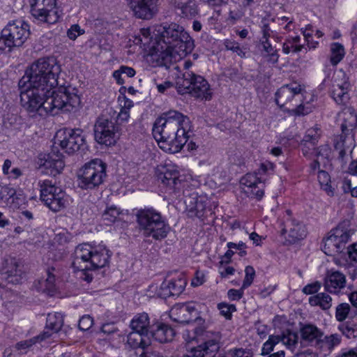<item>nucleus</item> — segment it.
I'll use <instances>...</instances> for the list:
<instances>
[{"label": "nucleus", "instance_id": "nucleus-1", "mask_svg": "<svg viewBox=\"0 0 357 357\" xmlns=\"http://www.w3.org/2000/svg\"><path fill=\"white\" fill-rule=\"evenodd\" d=\"M22 106L31 115H55L59 110L72 111L81 103L75 89L61 86L56 90L29 85L20 94Z\"/></svg>", "mask_w": 357, "mask_h": 357}, {"label": "nucleus", "instance_id": "nucleus-2", "mask_svg": "<svg viewBox=\"0 0 357 357\" xmlns=\"http://www.w3.org/2000/svg\"><path fill=\"white\" fill-rule=\"evenodd\" d=\"M153 33L161 38L157 45L153 46L160 66L167 68L194 50L193 39L182 26L176 23L156 26Z\"/></svg>", "mask_w": 357, "mask_h": 357}, {"label": "nucleus", "instance_id": "nucleus-3", "mask_svg": "<svg viewBox=\"0 0 357 357\" xmlns=\"http://www.w3.org/2000/svg\"><path fill=\"white\" fill-rule=\"evenodd\" d=\"M192 130L187 116L175 110L158 118L153 127V135L159 147L165 152L178 153L185 144Z\"/></svg>", "mask_w": 357, "mask_h": 357}, {"label": "nucleus", "instance_id": "nucleus-4", "mask_svg": "<svg viewBox=\"0 0 357 357\" xmlns=\"http://www.w3.org/2000/svg\"><path fill=\"white\" fill-rule=\"evenodd\" d=\"M112 252L102 243H82L75 250L72 263L75 270L81 271L80 278L90 282L93 276L88 270H97L107 266Z\"/></svg>", "mask_w": 357, "mask_h": 357}, {"label": "nucleus", "instance_id": "nucleus-5", "mask_svg": "<svg viewBox=\"0 0 357 357\" xmlns=\"http://www.w3.org/2000/svg\"><path fill=\"white\" fill-rule=\"evenodd\" d=\"M60 68L53 59L41 58L31 64L26 71L29 85L55 90Z\"/></svg>", "mask_w": 357, "mask_h": 357}, {"label": "nucleus", "instance_id": "nucleus-6", "mask_svg": "<svg viewBox=\"0 0 357 357\" xmlns=\"http://www.w3.org/2000/svg\"><path fill=\"white\" fill-rule=\"evenodd\" d=\"M139 230L146 237L162 240L167 237L170 227L161 213L153 208L140 209L136 214Z\"/></svg>", "mask_w": 357, "mask_h": 357}, {"label": "nucleus", "instance_id": "nucleus-7", "mask_svg": "<svg viewBox=\"0 0 357 357\" xmlns=\"http://www.w3.org/2000/svg\"><path fill=\"white\" fill-rule=\"evenodd\" d=\"M177 91L181 94L189 93L202 100H210L212 91L206 79L192 71H186L176 82Z\"/></svg>", "mask_w": 357, "mask_h": 357}, {"label": "nucleus", "instance_id": "nucleus-8", "mask_svg": "<svg viewBox=\"0 0 357 357\" xmlns=\"http://www.w3.org/2000/svg\"><path fill=\"white\" fill-rule=\"evenodd\" d=\"M107 165L100 159H93L86 163L79 171L78 185L84 190H93L103 183Z\"/></svg>", "mask_w": 357, "mask_h": 357}, {"label": "nucleus", "instance_id": "nucleus-9", "mask_svg": "<svg viewBox=\"0 0 357 357\" xmlns=\"http://www.w3.org/2000/svg\"><path fill=\"white\" fill-rule=\"evenodd\" d=\"M30 35L29 25L22 20L10 21L2 29L0 49L22 46Z\"/></svg>", "mask_w": 357, "mask_h": 357}, {"label": "nucleus", "instance_id": "nucleus-10", "mask_svg": "<svg viewBox=\"0 0 357 357\" xmlns=\"http://www.w3.org/2000/svg\"><path fill=\"white\" fill-rule=\"evenodd\" d=\"M343 121L340 128L342 133L334 138L333 146L335 151H338V159L343 160L346 155V149L355 146L354 129L356 123V116L352 113H342Z\"/></svg>", "mask_w": 357, "mask_h": 357}, {"label": "nucleus", "instance_id": "nucleus-11", "mask_svg": "<svg viewBox=\"0 0 357 357\" xmlns=\"http://www.w3.org/2000/svg\"><path fill=\"white\" fill-rule=\"evenodd\" d=\"M40 199L52 211L57 212L64 208L69 202V197L51 180L38 181Z\"/></svg>", "mask_w": 357, "mask_h": 357}, {"label": "nucleus", "instance_id": "nucleus-12", "mask_svg": "<svg viewBox=\"0 0 357 357\" xmlns=\"http://www.w3.org/2000/svg\"><path fill=\"white\" fill-rule=\"evenodd\" d=\"M55 144L68 154L74 153L86 147L83 131L79 129L59 130L56 135Z\"/></svg>", "mask_w": 357, "mask_h": 357}, {"label": "nucleus", "instance_id": "nucleus-13", "mask_svg": "<svg viewBox=\"0 0 357 357\" xmlns=\"http://www.w3.org/2000/svg\"><path fill=\"white\" fill-rule=\"evenodd\" d=\"M32 16L41 22L54 24L59 18L56 0H29Z\"/></svg>", "mask_w": 357, "mask_h": 357}, {"label": "nucleus", "instance_id": "nucleus-14", "mask_svg": "<svg viewBox=\"0 0 357 357\" xmlns=\"http://www.w3.org/2000/svg\"><path fill=\"white\" fill-rule=\"evenodd\" d=\"M351 233L349 230L336 228L331 230L330 235L325 238L323 250L327 255L343 253L346 244L349 242Z\"/></svg>", "mask_w": 357, "mask_h": 357}, {"label": "nucleus", "instance_id": "nucleus-15", "mask_svg": "<svg viewBox=\"0 0 357 357\" xmlns=\"http://www.w3.org/2000/svg\"><path fill=\"white\" fill-rule=\"evenodd\" d=\"M94 135L98 144L111 146L118 139V129L112 121L99 117L94 126Z\"/></svg>", "mask_w": 357, "mask_h": 357}, {"label": "nucleus", "instance_id": "nucleus-16", "mask_svg": "<svg viewBox=\"0 0 357 357\" xmlns=\"http://www.w3.org/2000/svg\"><path fill=\"white\" fill-rule=\"evenodd\" d=\"M352 85L349 77L343 71L337 73L333 84L331 96L338 105H345L350 99Z\"/></svg>", "mask_w": 357, "mask_h": 357}, {"label": "nucleus", "instance_id": "nucleus-17", "mask_svg": "<svg viewBox=\"0 0 357 357\" xmlns=\"http://www.w3.org/2000/svg\"><path fill=\"white\" fill-rule=\"evenodd\" d=\"M204 336L208 339L203 344L188 350L183 357H210L215 354L219 349V334L206 331Z\"/></svg>", "mask_w": 357, "mask_h": 357}, {"label": "nucleus", "instance_id": "nucleus-18", "mask_svg": "<svg viewBox=\"0 0 357 357\" xmlns=\"http://www.w3.org/2000/svg\"><path fill=\"white\" fill-rule=\"evenodd\" d=\"M197 311L191 304H176L170 310V318L176 322L188 324L195 321L198 325H202L205 321L197 316Z\"/></svg>", "mask_w": 357, "mask_h": 357}, {"label": "nucleus", "instance_id": "nucleus-19", "mask_svg": "<svg viewBox=\"0 0 357 357\" xmlns=\"http://www.w3.org/2000/svg\"><path fill=\"white\" fill-rule=\"evenodd\" d=\"M298 335L296 333L287 331L280 335H270L268 340L263 344L261 354L267 355L271 353L275 345L282 343L287 348L294 351L298 344Z\"/></svg>", "mask_w": 357, "mask_h": 357}, {"label": "nucleus", "instance_id": "nucleus-20", "mask_svg": "<svg viewBox=\"0 0 357 357\" xmlns=\"http://www.w3.org/2000/svg\"><path fill=\"white\" fill-rule=\"evenodd\" d=\"M304 86L296 83H291L281 86L275 93V101L280 107H284L303 93Z\"/></svg>", "mask_w": 357, "mask_h": 357}, {"label": "nucleus", "instance_id": "nucleus-21", "mask_svg": "<svg viewBox=\"0 0 357 357\" xmlns=\"http://www.w3.org/2000/svg\"><path fill=\"white\" fill-rule=\"evenodd\" d=\"M266 180V178L259 177L255 173H248L241 178V184L248 196L260 199L264 196V190L259 185L262 186Z\"/></svg>", "mask_w": 357, "mask_h": 357}, {"label": "nucleus", "instance_id": "nucleus-22", "mask_svg": "<svg viewBox=\"0 0 357 357\" xmlns=\"http://www.w3.org/2000/svg\"><path fill=\"white\" fill-rule=\"evenodd\" d=\"M180 173L172 164L161 166L158 169V178L162 183L172 189L178 188L181 184Z\"/></svg>", "mask_w": 357, "mask_h": 357}, {"label": "nucleus", "instance_id": "nucleus-23", "mask_svg": "<svg viewBox=\"0 0 357 357\" xmlns=\"http://www.w3.org/2000/svg\"><path fill=\"white\" fill-rule=\"evenodd\" d=\"M184 202L190 217L202 218L204 216L208 204V199L205 197L192 193L185 197Z\"/></svg>", "mask_w": 357, "mask_h": 357}, {"label": "nucleus", "instance_id": "nucleus-24", "mask_svg": "<svg viewBox=\"0 0 357 357\" xmlns=\"http://www.w3.org/2000/svg\"><path fill=\"white\" fill-rule=\"evenodd\" d=\"M346 283L344 273L338 271H330L326 273L323 285L327 292L337 294L346 287Z\"/></svg>", "mask_w": 357, "mask_h": 357}, {"label": "nucleus", "instance_id": "nucleus-25", "mask_svg": "<svg viewBox=\"0 0 357 357\" xmlns=\"http://www.w3.org/2000/svg\"><path fill=\"white\" fill-rule=\"evenodd\" d=\"M134 15L141 19H150L153 15V0H126Z\"/></svg>", "mask_w": 357, "mask_h": 357}, {"label": "nucleus", "instance_id": "nucleus-26", "mask_svg": "<svg viewBox=\"0 0 357 357\" xmlns=\"http://www.w3.org/2000/svg\"><path fill=\"white\" fill-rule=\"evenodd\" d=\"M149 334L152 338L160 343L171 341L174 336V331L169 325L156 322L150 327Z\"/></svg>", "mask_w": 357, "mask_h": 357}, {"label": "nucleus", "instance_id": "nucleus-27", "mask_svg": "<svg viewBox=\"0 0 357 357\" xmlns=\"http://www.w3.org/2000/svg\"><path fill=\"white\" fill-rule=\"evenodd\" d=\"M283 231L287 234V241L292 244L303 239L306 236L305 226L301 222L294 219L287 222L286 229H284Z\"/></svg>", "mask_w": 357, "mask_h": 357}, {"label": "nucleus", "instance_id": "nucleus-28", "mask_svg": "<svg viewBox=\"0 0 357 357\" xmlns=\"http://www.w3.org/2000/svg\"><path fill=\"white\" fill-rule=\"evenodd\" d=\"M301 335L303 342L317 348L323 332L314 325L307 324L301 328Z\"/></svg>", "mask_w": 357, "mask_h": 357}, {"label": "nucleus", "instance_id": "nucleus-29", "mask_svg": "<svg viewBox=\"0 0 357 357\" xmlns=\"http://www.w3.org/2000/svg\"><path fill=\"white\" fill-rule=\"evenodd\" d=\"M151 326L149 315L145 312L137 314L130 322L132 330L139 334L140 342H142L140 336L142 335H148Z\"/></svg>", "mask_w": 357, "mask_h": 357}, {"label": "nucleus", "instance_id": "nucleus-30", "mask_svg": "<svg viewBox=\"0 0 357 357\" xmlns=\"http://www.w3.org/2000/svg\"><path fill=\"white\" fill-rule=\"evenodd\" d=\"M43 166L45 169H49L50 174L56 176L61 172L65 164L61 155H58L52 152L47 155Z\"/></svg>", "mask_w": 357, "mask_h": 357}, {"label": "nucleus", "instance_id": "nucleus-31", "mask_svg": "<svg viewBox=\"0 0 357 357\" xmlns=\"http://www.w3.org/2000/svg\"><path fill=\"white\" fill-rule=\"evenodd\" d=\"M309 304L312 307H319L324 311L328 310L333 305V298L327 292L317 293L308 298Z\"/></svg>", "mask_w": 357, "mask_h": 357}, {"label": "nucleus", "instance_id": "nucleus-32", "mask_svg": "<svg viewBox=\"0 0 357 357\" xmlns=\"http://www.w3.org/2000/svg\"><path fill=\"white\" fill-rule=\"evenodd\" d=\"M349 172L352 178L344 179L343 188L344 192L349 191L352 197H357V160L349 164Z\"/></svg>", "mask_w": 357, "mask_h": 357}, {"label": "nucleus", "instance_id": "nucleus-33", "mask_svg": "<svg viewBox=\"0 0 357 357\" xmlns=\"http://www.w3.org/2000/svg\"><path fill=\"white\" fill-rule=\"evenodd\" d=\"M341 341V336L336 333L327 336L323 335L317 349L325 353H330L335 347L340 344Z\"/></svg>", "mask_w": 357, "mask_h": 357}, {"label": "nucleus", "instance_id": "nucleus-34", "mask_svg": "<svg viewBox=\"0 0 357 357\" xmlns=\"http://www.w3.org/2000/svg\"><path fill=\"white\" fill-rule=\"evenodd\" d=\"M63 324V316L59 312L49 313L46 321V327L44 331H49L52 334L57 333Z\"/></svg>", "mask_w": 357, "mask_h": 357}, {"label": "nucleus", "instance_id": "nucleus-35", "mask_svg": "<svg viewBox=\"0 0 357 357\" xmlns=\"http://www.w3.org/2000/svg\"><path fill=\"white\" fill-rule=\"evenodd\" d=\"M174 5L186 17H192L197 13V7L194 0H175Z\"/></svg>", "mask_w": 357, "mask_h": 357}, {"label": "nucleus", "instance_id": "nucleus-36", "mask_svg": "<svg viewBox=\"0 0 357 357\" xmlns=\"http://www.w3.org/2000/svg\"><path fill=\"white\" fill-rule=\"evenodd\" d=\"M51 337V333L49 331H43L41 334L38 336H36L29 340H26L23 341H20L16 344V348L17 350L20 351L22 353H26L27 349L30 348L31 346L35 344L36 342H40L43 341Z\"/></svg>", "mask_w": 357, "mask_h": 357}, {"label": "nucleus", "instance_id": "nucleus-37", "mask_svg": "<svg viewBox=\"0 0 357 357\" xmlns=\"http://www.w3.org/2000/svg\"><path fill=\"white\" fill-rule=\"evenodd\" d=\"M46 278L40 281L43 291L52 292L56 289V274L54 267H50L46 271Z\"/></svg>", "mask_w": 357, "mask_h": 357}, {"label": "nucleus", "instance_id": "nucleus-38", "mask_svg": "<svg viewBox=\"0 0 357 357\" xmlns=\"http://www.w3.org/2000/svg\"><path fill=\"white\" fill-rule=\"evenodd\" d=\"M151 31L150 28H143L140 29L137 35L133 36L132 42L135 45H139L146 48L151 42Z\"/></svg>", "mask_w": 357, "mask_h": 357}, {"label": "nucleus", "instance_id": "nucleus-39", "mask_svg": "<svg viewBox=\"0 0 357 357\" xmlns=\"http://www.w3.org/2000/svg\"><path fill=\"white\" fill-rule=\"evenodd\" d=\"M3 274L6 275V279L10 282H17V278L20 275V270L18 269V264L15 259H10L8 266L2 269Z\"/></svg>", "mask_w": 357, "mask_h": 357}, {"label": "nucleus", "instance_id": "nucleus-40", "mask_svg": "<svg viewBox=\"0 0 357 357\" xmlns=\"http://www.w3.org/2000/svg\"><path fill=\"white\" fill-rule=\"evenodd\" d=\"M261 43L264 52V56L267 58V61L271 63H278L279 59L278 50L271 45L269 40H261Z\"/></svg>", "mask_w": 357, "mask_h": 357}, {"label": "nucleus", "instance_id": "nucleus-41", "mask_svg": "<svg viewBox=\"0 0 357 357\" xmlns=\"http://www.w3.org/2000/svg\"><path fill=\"white\" fill-rule=\"evenodd\" d=\"M345 52L342 45L333 43L331 45V63L336 66L343 59Z\"/></svg>", "mask_w": 357, "mask_h": 357}, {"label": "nucleus", "instance_id": "nucleus-42", "mask_svg": "<svg viewBox=\"0 0 357 357\" xmlns=\"http://www.w3.org/2000/svg\"><path fill=\"white\" fill-rule=\"evenodd\" d=\"M317 178L321 188L328 194V195L333 196L334 195V188H332L331 185L329 174L326 171H319Z\"/></svg>", "mask_w": 357, "mask_h": 357}, {"label": "nucleus", "instance_id": "nucleus-43", "mask_svg": "<svg viewBox=\"0 0 357 357\" xmlns=\"http://www.w3.org/2000/svg\"><path fill=\"white\" fill-rule=\"evenodd\" d=\"M321 134L322 131L321 128L316 125L314 127L307 130L302 141L308 142L312 146H314L320 139Z\"/></svg>", "mask_w": 357, "mask_h": 357}, {"label": "nucleus", "instance_id": "nucleus-44", "mask_svg": "<svg viewBox=\"0 0 357 357\" xmlns=\"http://www.w3.org/2000/svg\"><path fill=\"white\" fill-rule=\"evenodd\" d=\"M167 282L168 284H170L169 287L173 296L180 295L184 290L187 284L186 280L183 277H178Z\"/></svg>", "mask_w": 357, "mask_h": 357}, {"label": "nucleus", "instance_id": "nucleus-45", "mask_svg": "<svg viewBox=\"0 0 357 357\" xmlns=\"http://www.w3.org/2000/svg\"><path fill=\"white\" fill-rule=\"evenodd\" d=\"M15 195V190L8 186L0 185V206L6 207L12 195Z\"/></svg>", "mask_w": 357, "mask_h": 357}, {"label": "nucleus", "instance_id": "nucleus-46", "mask_svg": "<svg viewBox=\"0 0 357 357\" xmlns=\"http://www.w3.org/2000/svg\"><path fill=\"white\" fill-rule=\"evenodd\" d=\"M121 212L119 208L114 206L107 207L102 213V218L109 223L114 222Z\"/></svg>", "mask_w": 357, "mask_h": 357}, {"label": "nucleus", "instance_id": "nucleus-47", "mask_svg": "<svg viewBox=\"0 0 357 357\" xmlns=\"http://www.w3.org/2000/svg\"><path fill=\"white\" fill-rule=\"evenodd\" d=\"M340 330L347 338H355L357 337V325L347 322L340 326Z\"/></svg>", "mask_w": 357, "mask_h": 357}, {"label": "nucleus", "instance_id": "nucleus-48", "mask_svg": "<svg viewBox=\"0 0 357 357\" xmlns=\"http://www.w3.org/2000/svg\"><path fill=\"white\" fill-rule=\"evenodd\" d=\"M351 307L349 304L346 303H342L339 304L336 307L335 310V318L338 321H344L349 312H350Z\"/></svg>", "mask_w": 357, "mask_h": 357}, {"label": "nucleus", "instance_id": "nucleus-49", "mask_svg": "<svg viewBox=\"0 0 357 357\" xmlns=\"http://www.w3.org/2000/svg\"><path fill=\"white\" fill-rule=\"evenodd\" d=\"M224 45L227 50L236 52L241 57L245 56V52L241 48L238 43L235 40L226 39L224 41Z\"/></svg>", "mask_w": 357, "mask_h": 357}, {"label": "nucleus", "instance_id": "nucleus-50", "mask_svg": "<svg viewBox=\"0 0 357 357\" xmlns=\"http://www.w3.org/2000/svg\"><path fill=\"white\" fill-rule=\"evenodd\" d=\"M245 275L242 284L243 289H247L252 284L255 277V271L252 266H248L245 268Z\"/></svg>", "mask_w": 357, "mask_h": 357}, {"label": "nucleus", "instance_id": "nucleus-51", "mask_svg": "<svg viewBox=\"0 0 357 357\" xmlns=\"http://www.w3.org/2000/svg\"><path fill=\"white\" fill-rule=\"evenodd\" d=\"M322 287V283L319 281H315L312 283L307 284L305 285L303 289L302 292L306 295H315L319 293V291L321 289Z\"/></svg>", "mask_w": 357, "mask_h": 357}, {"label": "nucleus", "instance_id": "nucleus-52", "mask_svg": "<svg viewBox=\"0 0 357 357\" xmlns=\"http://www.w3.org/2000/svg\"><path fill=\"white\" fill-rule=\"evenodd\" d=\"M24 197L18 196L15 192V195H12L6 207H8L13 210L18 209L24 204Z\"/></svg>", "mask_w": 357, "mask_h": 357}, {"label": "nucleus", "instance_id": "nucleus-53", "mask_svg": "<svg viewBox=\"0 0 357 357\" xmlns=\"http://www.w3.org/2000/svg\"><path fill=\"white\" fill-rule=\"evenodd\" d=\"M218 307L220 311V313L227 319H229L231 316L232 312L236 310V306L233 304L222 303L218 304Z\"/></svg>", "mask_w": 357, "mask_h": 357}, {"label": "nucleus", "instance_id": "nucleus-54", "mask_svg": "<svg viewBox=\"0 0 357 357\" xmlns=\"http://www.w3.org/2000/svg\"><path fill=\"white\" fill-rule=\"evenodd\" d=\"M315 156L328 160L331 156V149L328 144L320 146L315 151Z\"/></svg>", "mask_w": 357, "mask_h": 357}, {"label": "nucleus", "instance_id": "nucleus-55", "mask_svg": "<svg viewBox=\"0 0 357 357\" xmlns=\"http://www.w3.org/2000/svg\"><path fill=\"white\" fill-rule=\"evenodd\" d=\"M300 40H301L300 36H296L294 37L293 36L288 37L286 39L285 42L288 43V44L291 46V47L292 48V52L297 53V52H301L303 48V45H298V43L300 42Z\"/></svg>", "mask_w": 357, "mask_h": 357}, {"label": "nucleus", "instance_id": "nucleus-56", "mask_svg": "<svg viewBox=\"0 0 357 357\" xmlns=\"http://www.w3.org/2000/svg\"><path fill=\"white\" fill-rule=\"evenodd\" d=\"M274 165L271 162H265L260 165L257 172H255L259 177L266 178L264 176L268 174L270 172L273 171Z\"/></svg>", "mask_w": 357, "mask_h": 357}, {"label": "nucleus", "instance_id": "nucleus-57", "mask_svg": "<svg viewBox=\"0 0 357 357\" xmlns=\"http://www.w3.org/2000/svg\"><path fill=\"white\" fill-rule=\"evenodd\" d=\"M93 324V318L89 315H84L80 318L78 326L82 331H87L91 328Z\"/></svg>", "mask_w": 357, "mask_h": 357}, {"label": "nucleus", "instance_id": "nucleus-58", "mask_svg": "<svg viewBox=\"0 0 357 357\" xmlns=\"http://www.w3.org/2000/svg\"><path fill=\"white\" fill-rule=\"evenodd\" d=\"M169 285H170V284H168L167 280L164 281L161 284V285L157 292L158 296L162 298H167L172 296V292L170 290Z\"/></svg>", "mask_w": 357, "mask_h": 357}, {"label": "nucleus", "instance_id": "nucleus-59", "mask_svg": "<svg viewBox=\"0 0 357 357\" xmlns=\"http://www.w3.org/2000/svg\"><path fill=\"white\" fill-rule=\"evenodd\" d=\"M302 153L304 156L311 158L313 155L315 156L314 146H312L310 143L306 142H301V144Z\"/></svg>", "mask_w": 357, "mask_h": 357}, {"label": "nucleus", "instance_id": "nucleus-60", "mask_svg": "<svg viewBox=\"0 0 357 357\" xmlns=\"http://www.w3.org/2000/svg\"><path fill=\"white\" fill-rule=\"evenodd\" d=\"M312 107L310 106H305L303 104L299 105L294 109L291 110V114L296 116L306 115L310 113Z\"/></svg>", "mask_w": 357, "mask_h": 357}, {"label": "nucleus", "instance_id": "nucleus-61", "mask_svg": "<svg viewBox=\"0 0 357 357\" xmlns=\"http://www.w3.org/2000/svg\"><path fill=\"white\" fill-rule=\"evenodd\" d=\"M84 33V31L80 29L78 24L71 26L67 32L68 37L71 40H75L78 36Z\"/></svg>", "mask_w": 357, "mask_h": 357}, {"label": "nucleus", "instance_id": "nucleus-62", "mask_svg": "<svg viewBox=\"0 0 357 357\" xmlns=\"http://www.w3.org/2000/svg\"><path fill=\"white\" fill-rule=\"evenodd\" d=\"M244 289H243V286L240 289H231L228 291L227 296L231 301H238L243 297Z\"/></svg>", "mask_w": 357, "mask_h": 357}, {"label": "nucleus", "instance_id": "nucleus-63", "mask_svg": "<svg viewBox=\"0 0 357 357\" xmlns=\"http://www.w3.org/2000/svg\"><path fill=\"white\" fill-rule=\"evenodd\" d=\"M261 29L262 33V38L261 40H268L273 31L271 30L266 20H263L261 21Z\"/></svg>", "mask_w": 357, "mask_h": 357}, {"label": "nucleus", "instance_id": "nucleus-64", "mask_svg": "<svg viewBox=\"0 0 357 357\" xmlns=\"http://www.w3.org/2000/svg\"><path fill=\"white\" fill-rule=\"evenodd\" d=\"M347 255L351 261H357V243H354L347 247Z\"/></svg>", "mask_w": 357, "mask_h": 357}]
</instances>
